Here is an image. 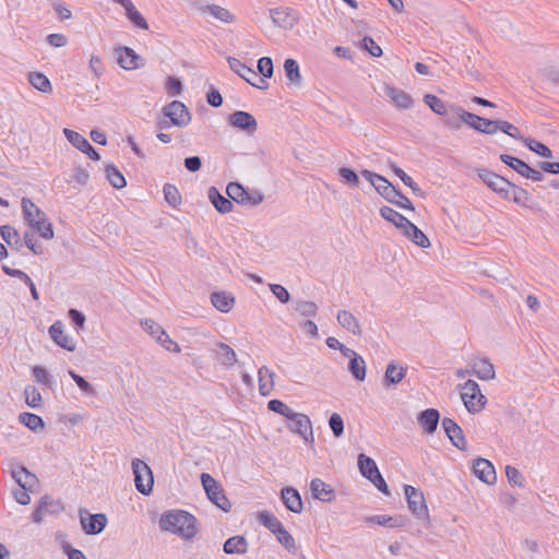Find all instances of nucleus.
Returning <instances> with one entry per match:
<instances>
[{
    "mask_svg": "<svg viewBox=\"0 0 559 559\" xmlns=\"http://www.w3.org/2000/svg\"><path fill=\"white\" fill-rule=\"evenodd\" d=\"M12 477L21 488L26 490H34L38 484L36 475L24 466L14 467L12 469Z\"/></svg>",
    "mask_w": 559,
    "mask_h": 559,
    "instance_id": "412c9836",
    "label": "nucleus"
},
{
    "mask_svg": "<svg viewBox=\"0 0 559 559\" xmlns=\"http://www.w3.org/2000/svg\"><path fill=\"white\" fill-rule=\"evenodd\" d=\"M362 47L372 56L380 57L382 55L381 47L369 36L362 38Z\"/></svg>",
    "mask_w": 559,
    "mask_h": 559,
    "instance_id": "0e129e2a",
    "label": "nucleus"
},
{
    "mask_svg": "<svg viewBox=\"0 0 559 559\" xmlns=\"http://www.w3.org/2000/svg\"><path fill=\"white\" fill-rule=\"evenodd\" d=\"M260 394L266 396L274 386V372L267 367H261L258 371Z\"/></svg>",
    "mask_w": 559,
    "mask_h": 559,
    "instance_id": "2f4dec72",
    "label": "nucleus"
},
{
    "mask_svg": "<svg viewBox=\"0 0 559 559\" xmlns=\"http://www.w3.org/2000/svg\"><path fill=\"white\" fill-rule=\"evenodd\" d=\"M126 15L136 27L141 29H148V24L143 15L138 11L134 4L131 2L127 8H124Z\"/></svg>",
    "mask_w": 559,
    "mask_h": 559,
    "instance_id": "49530a36",
    "label": "nucleus"
},
{
    "mask_svg": "<svg viewBox=\"0 0 559 559\" xmlns=\"http://www.w3.org/2000/svg\"><path fill=\"white\" fill-rule=\"evenodd\" d=\"M166 202L171 206H177L181 203V195L178 189L170 183H166L163 188Z\"/></svg>",
    "mask_w": 559,
    "mask_h": 559,
    "instance_id": "6e6d98bb",
    "label": "nucleus"
},
{
    "mask_svg": "<svg viewBox=\"0 0 559 559\" xmlns=\"http://www.w3.org/2000/svg\"><path fill=\"white\" fill-rule=\"evenodd\" d=\"M403 235L420 248L430 247L428 237L411 221L401 229Z\"/></svg>",
    "mask_w": 559,
    "mask_h": 559,
    "instance_id": "bb28decb",
    "label": "nucleus"
},
{
    "mask_svg": "<svg viewBox=\"0 0 559 559\" xmlns=\"http://www.w3.org/2000/svg\"><path fill=\"white\" fill-rule=\"evenodd\" d=\"M329 426L335 438H340L344 432V421L340 414L333 413L329 419Z\"/></svg>",
    "mask_w": 559,
    "mask_h": 559,
    "instance_id": "052dcab7",
    "label": "nucleus"
},
{
    "mask_svg": "<svg viewBox=\"0 0 559 559\" xmlns=\"http://www.w3.org/2000/svg\"><path fill=\"white\" fill-rule=\"evenodd\" d=\"M248 544L245 537L234 536L228 538L224 544V551L228 555H242L247 551Z\"/></svg>",
    "mask_w": 559,
    "mask_h": 559,
    "instance_id": "f704fd0d",
    "label": "nucleus"
},
{
    "mask_svg": "<svg viewBox=\"0 0 559 559\" xmlns=\"http://www.w3.org/2000/svg\"><path fill=\"white\" fill-rule=\"evenodd\" d=\"M337 323L355 336H360L362 331L358 319L347 310H340L336 314Z\"/></svg>",
    "mask_w": 559,
    "mask_h": 559,
    "instance_id": "5701e85b",
    "label": "nucleus"
},
{
    "mask_svg": "<svg viewBox=\"0 0 559 559\" xmlns=\"http://www.w3.org/2000/svg\"><path fill=\"white\" fill-rule=\"evenodd\" d=\"M29 84L41 93H50L52 91L49 79L40 72H31L28 74Z\"/></svg>",
    "mask_w": 559,
    "mask_h": 559,
    "instance_id": "58836bf2",
    "label": "nucleus"
},
{
    "mask_svg": "<svg viewBox=\"0 0 559 559\" xmlns=\"http://www.w3.org/2000/svg\"><path fill=\"white\" fill-rule=\"evenodd\" d=\"M404 492L407 499L408 508L412 513L420 520L429 521V512L424 498V493L411 486L406 485L404 487Z\"/></svg>",
    "mask_w": 559,
    "mask_h": 559,
    "instance_id": "1a4fd4ad",
    "label": "nucleus"
},
{
    "mask_svg": "<svg viewBox=\"0 0 559 559\" xmlns=\"http://www.w3.org/2000/svg\"><path fill=\"white\" fill-rule=\"evenodd\" d=\"M0 235H1L2 239L9 246H12L13 242L15 245H21V239H20L19 233L16 231L15 228H13V227H11L9 225L2 226L0 228Z\"/></svg>",
    "mask_w": 559,
    "mask_h": 559,
    "instance_id": "13d9d810",
    "label": "nucleus"
},
{
    "mask_svg": "<svg viewBox=\"0 0 559 559\" xmlns=\"http://www.w3.org/2000/svg\"><path fill=\"white\" fill-rule=\"evenodd\" d=\"M105 174L110 185L116 189H122L126 187L127 181L123 175L114 166L106 165Z\"/></svg>",
    "mask_w": 559,
    "mask_h": 559,
    "instance_id": "a19ab883",
    "label": "nucleus"
},
{
    "mask_svg": "<svg viewBox=\"0 0 559 559\" xmlns=\"http://www.w3.org/2000/svg\"><path fill=\"white\" fill-rule=\"evenodd\" d=\"M69 376L72 378V380L76 383V385L80 388L82 392H84L87 395L94 394L93 386L82 376L78 374L73 370H69Z\"/></svg>",
    "mask_w": 559,
    "mask_h": 559,
    "instance_id": "680f3d73",
    "label": "nucleus"
},
{
    "mask_svg": "<svg viewBox=\"0 0 559 559\" xmlns=\"http://www.w3.org/2000/svg\"><path fill=\"white\" fill-rule=\"evenodd\" d=\"M267 407L270 411L282 415V416L286 417L287 419H289L293 416V414L295 413V411H293L288 405H286L285 403H283L280 400H271L267 403Z\"/></svg>",
    "mask_w": 559,
    "mask_h": 559,
    "instance_id": "4d7b16f0",
    "label": "nucleus"
},
{
    "mask_svg": "<svg viewBox=\"0 0 559 559\" xmlns=\"http://www.w3.org/2000/svg\"><path fill=\"white\" fill-rule=\"evenodd\" d=\"M500 159L502 163L511 167L513 170H515L518 174L523 176L525 178V174L527 173L530 166L522 159L513 157L508 154L500 155Z\"/></svg>",
    "mask_w": 559,
    "mask_h": 559,
    "instance_id": "37998d69",
    "label": "nucleus"
},
{
    "mask_svg": "<svg viewBox=\"0 0 559 559\" xmlns=\"http://www.w3.org/2000/svg\"><path fill=\"white\" fill-rule=\"evenodd\" d=\"M117 61L124 70H135L141 67L140 56L129 47H121L116 50Z\"/></svg>",
    "mask_w": 559,
    "mask_h": 559,
    "instance_id": "aec40b11",
    "label": "nucleus"
},
{
    "mask_svg": "<svg viewBox=\"0 0 559 559\" xmlns=\"http://www.w3.org/2000/svg\"><path fill=\"white\" fill-rule=\"evenodd\" d=\"M310 490L314 499L329 502L334 498L333 489L319 478H314L310 483Z\"/></svg>",
    "mask_w": 559,
    "mask_h": 559,
    "instance_id": "c756f323",
    "label": "nucleus"
},
{
    "mask_svg": "<svg viewBox=\"0 0 559 559\" xmlns=\"http://www.w3.org/2000/svg\"><path fill=\"white\" fill-rule=\"evenodd\" d=\"M213 352L216 360L225 369H230L238 360L235 350L225 343H217Z\"/></svg>",
    "mask_w": 559,
    "mask_h": 559,
    "instance_id": "4be33fe9",
    "label": "nucleus"
},
{
    "mask_svg": "<svg viewBox=\"0 0 559 559\" xmlns=\"http://www.w3.org/2000/svg\"><path fill=\"white\" fill-rule=\"evenodd\" d=\"M19 420L32 431H37L38 429L44 428L45 425L40 416L27 412L21 413L19 415Z\"/></svg>",
    "mask_w": 559,
    "mask_h": 559,
    "instance_id": "ea45409f",
    "label": "nucleus"
},
{
    "mask_svg": "<svg viewBox=\"0 0 559 559\" xmlns=\"http://www.w3.org/2000/svg\"><path fill=\"white\" fill-rule=\"evenodd\" d=\"M166 90L170 96L180 95L182 92V83L179 79L169 76L166 82Z\"/></svg>",
    "mask_w": 559,
    "mask_h": 559,
    "instance_id": "338daca9",
    "label": "nucleus"
},
{
    "mask_svg": "<svg viewBox=\"0 0 559 559\" xmlns=\"http://www.w3.org/2000/svg\"><path fill=\"white\" fill-rule=\"evenodd\" d=\"M281 498L284 506L294 513H300L302 511V500L297 489L293 487H286L282 489Z\"/></svg>",
    "mask_w": 559,
    "mask_h": 559,
    "instance_id": "b1692460",
    "label": "nucleus"
},
{
    "mask_svg": "<svg viewBox=\"0 0 559 559\" xmlns=\"http://www.w3.org/2000/svg\"><path fill=\"white\" fill-rule=\"evenodd\" d=\"M461 399L466 409L472 414L479 413L487 403L478 383L471 379L461 385Z\"/></svg>",
    "mask_w": 559,
    "mask_h": 559,
    "instance_id": "7ed1b4c3",
    "label": "nucleus"
},
{
    "mask_svg": "<svg viewBox=\"0 0 559 559\" xmlns=\"http://www.w3.org/2000/svg\"><path fill=\"white\" fill-rule=\"evenodd\" d=\"M258 520L274 535L283 527L282 522L267 510L259 512Z\"/></svg>",
    "mask_w": 559,
    "mask_h": 559,
    "instance_id": "e433bc0d",
    "label": "nucleus"
},
{
    "mask_svg": "<svg viewBox=\"0 0 559 559\" xmlns=\"http://www.w3.org/2000/svg\"><path fill=\"white\" fill-rule=\"evenodd\" d=\"M212 305L221 312H228L231 310L235 299L226 292H217L211 295Z\"/></svg>",
    "mask_w": 559,
    "mask_h": 559,
    "instance_id": "473e14b6",
    "label": "nucleus"
},
{
    "mask_svg": "<svg viewBox=\"0 0 559 559\" xmlns=\"http://www.w3.org/2000/svg\"><path fill=\"white\" fill-rule=\"evenodd\" d=\"M226 193L230 201H235L240 204H248L249 193L238 182H230L226 187Z\"/></svg>",
    "mask_w": 559,
    "mask_h": 559,
    "instance_id": "4c0bfd02",
    "label": "nucleus"
},
{
    "mask_svg": "<svg viewBox=\"0 0 559 559\" xmlns=\"http://www.w3.org/2000/svg\"><path fill=\"white\" fill-rule=\"evenodd\" d=\"M439 419H440V414L435 408L425 409L418 415L419 425L429 435L433 433L437 430Z\"/></svg>",
    "mask_w": 559,
    "mask_h": 559,
    "instance_id": "cd10ccee",
    "label": "nucleus"
},
{
    "mask_svg": "<svg viewBox=\"0 0 559 559\" xmlns=\"http://www.w3.org/2000/svg\"><path fill=\"white\" fill-rule=\"evenodd\" d=\"M140 324L155 341L160 338L166 332L158 323L152 319H143L140 321Z\"/></svg>",
    "mask_w": 559,
    "mask_h": 559,
    "instance_id": "864d4df0",
    "label": "nucleus"
},
{
    "mask_svg": "<svg viewBox=\"0 0 559 559\" xmlns=\"http://www.w3.org/2000/svg\"><path fill=\"white\" fill-rule=\"evenodd\" d=\"M165 117L170 119L169 122L164 121L159 123L160 129L175 126L178 128L187 127L191 121V115L186 105L179 100H173L170 104L163 108Z\"/></svg>",
    "mask_w": 559,
    "mask_h": 559,
    "instance_id": "20e7f679",
    "label": "nucleus"
},
{
    "mask_svg": "<svg viewBox=\"0 0 559 559\" xmlns=\"http://www.w3.org/2000/svg\"><path fill=\"white\" fill-rule=\"evenodd\" d=\"M294 308L304 317H314L318 310V307L313 301L301 299L295 301Z\"/></svg>",
    "mask_w": 559,
    "mask_h": 559,
    "instance_id": "5fc2aeb1",
    "label": "nucleus"
},
{
    "mask_svg": "<svg viewBox=\"0 0 559 559\" xmlns=\"http://www.w3.org/2000/svg\"><path fill=\"white\" fill-rule=\"evenodd\" d=\"M25 403L32 408H40L43 406V396L38 389L33 385H27L24 389Z\"/></svg>",
    "mask_w": 559,
    "mask_h": 559,
    "instance_id": "c03bdc74",
    "label": "nucleus"
},
{
    "mask_svg": "<svg viewBox=\"0 0 559 559\" xmlns=\"http://www.w3.org/2000/svg\"><path fill=\"white\" fill-rule=\"evenodd\" d=\"M348 370L357 381H364L366 378V362L364 358L358 355L349 360Z\"/></svg>",
    "mask_w": 559,
    "mask_h": 559,
    "instance_id": "79ce46f5",
    "label": "nucleus"
},
{
    "mask_svg": "<svg viewBox=\"0 0 559 559\" xmlns=\"http://www.w3.org/2000/svg\"><path fill=\"white\" fill-rule=\"evenodd\" d=\"M523 143L525 144V146L536 153L537 155L542 156V157H545V158H551L552 157V152L551 150L546 146L545 144L536 141V140H533V139H524L523 140Z\"/></svg>",
    "mask_w": 559,
    "mask_h": 559,
    "instance_id": "8fccbe9b",
    "label": "nucleus"
},
{
    "mask_svg": "<svg viewBox=\"0 0 559 559\" xmlns=\"http://www.w3.org/2000/svg\"><path fill=\"white\" fill-rule=\"evenodd\" d=\"M270 289L273 295L282 302L286 304L289 301L290 295L288 290L280 284H270Z\"/></svg>",
    "mask_w": 559,
    "mask_h": 559,
    "instance_id": "69168bd1",
    "label": "nucleus"
},
{
    "mask_svg": "<svg viewBox=\"0 0 559 559\" xmlns=\"http://www.w3.org/2000/svg\"><path fill=\"white\" fill-rule=\"evenodd\" d=\"M32 373L38 383L44 385L50 384V376L44 367L35 366L32 370Z\"/></svg>",
    "mask_w": 559,
    "mask_h": 559,
    "instance_id": "774afa93",
    "label": "nucleus"
},
{
    "mask_svg": "<svg viewBox=\"0 0 559 559\" xmlns=\"http://www.w3.org/2000/svg\"><path fill=\"white\" fill-rule=\"evenodd\" d=\"M199 12L201 14H209L215 20L225 24H231L236 22L235 14H233L228 9L218 4H202L199 7Z\"/></svg>",
    "mask_w": 559,
    "mask_h": 559,
    "instance_id": "6ab92c4d",
    "label": "nucleus"
},
{
    "mask_svg": "<svg viewBox=\"0 0 559 559\" xmlns=\"http://www.w3.org/2000/svg\"><path fill=\"white\" fill-rule=\"evenodd\" d=\"M229 68L237 73L240 78H242L246 82L251 84L252 86L264 90L267 87L266 81L252 68L246 66L238 59L234 57H229L227 59Z\"/></svg>",
    "mask_w": 559,
    "mask_h": 559,
    "instance_id": "6e6552de",
    "label": "nucleus"
},
{
    "mask_svg": "<svg viewBox=\"0 0 559 559\" xmlns=\"http://www.w3.org/2000/svg\"><path fill=\"white\" fill-rule=\"evenodd\" d=\"M159 528L180 536L183 539H192L198 534L197 519L183 510H170L164 512L158 521Z\"/></svg>",
    "mask_w": 559,
    "mask_h": 559,
    "instance_id": "f257e3e1",
    "label": "nucleus"
},
{
    "mask_svg": "<svg viewBox=\"0 0 559 559\" xmlns=\"http://www.w3.org/2000/svg\"><path fill=\"white\" fill-rule=\"evenodd\" d=\"M63 134L67 140L81 152L86 151L90 145V142L76 131L64 128Z\"/></svg>",
    "mask_w": 559,
    "mask_h": 559,
    "instance_id": "a18cd8bd",
    "label": "nucleus"
},
{
    "mask_svg": "<svg viewBox=\"0 0 559 559\" xmlns=\"http://www.w3.org/2000/svg\"><path fill=\"white\" fill-rule=\"evenodd\" d=\"M132 469L136 490L143 495H148L154 484L151 468L142 460L134 459L132 461Z\"/></svg>",
    "mask_w": 559,
    "mask_h": 559,
    "instance_id": "0eeeda50",
    "label": "nucleus"
},
{
    "mask_svg": "<svg viewBox=\"0 0 559 559\" xmlns=\"http://www.w3.org/2000/svg\"><path fill=\"white\" fill-rule=\"evenodd\" d=\"M361 176L368 180L378 191V193L381 194L388 202L394 201V197L397 195V190L383 176L367 169L361 171Z\"/></svg>",
    "mask_w": 559,
    "mask_h": 559,
    "instance_id": "9b49d317",
    "label": "nucleus"
},
{
    "mask_svg": "<svg viewBox=\"0 0 559 559\" xmlns=\"http://www.w3.org/2000/svg\"><path fill=\"white\" fill-rule=\"evenodd\" d=\"M258 70L262 78H271L273 74V62L269 57H262L258 60Z\"/></svg>",
    "mask_w": 559,
    "mask_h": 559,
    "instance_id": "e2e57ef3",
    "label": "nucleus"
},
{
    "mask_svg": "<svg viewBox=\"0 0 559 559\" xmlns=\"http://www.w3.org/2000/svg\"><path fill=\"white\" fill-rule=\"evenodd\" d=\"M495 126V133H497V131L500 130L501 132L508 134L509 136L523 142L524 138L522 136L520 130L514 124L506 120H496Z\"/></svg>",
    "mask_w": 559,
    "mask_h": 559,
    "instance_id": "09e8293b",
    "label": "nucleus"
},
{
    "mask_svg": "<svg viewBox=\"0 0 559 559\" xmlns=\"http://www.w3.org/2000/svg\"><path fill=\"white\" fill-rule=\"evenodd\" d=\"M207 198L216 209L217 212L222 214H227L233 210V203L229 198H225L219 193V191L215 187H211L207 190Z\"/></svg>",
    "mask_w": 559,
    "mask_h": 559,
    "instance_id": "c85d7f7f",
    "label": "nucleus"
},
{
    "mask_svg": "<svg viewBox=\"0 0 559 559\" xmlns=\"http://www.w3.org/2000/svg\"><path fill=\"white\" fill-rule=\"evenodd\" d=\"M23 215L27 224L36 229L44 239L53 238L51 224L47 221L46 214L35 205L28 198L22 199Z\"/></svg>",
    "mask_w": 559,
    "mask_h": 559,
    "instance_id": "f03ea898",
    "label": "nucleus"
},
{
    "mask_svg": "<svg viewBox=\"0 0 559 559\" xmlns=\"http://www.w3.org/2000/svg\"><path fill=\"white\" fill-rule=\"evenodd\" d=\"M380 215L388 222L392 223L400 230L405 227L409 222L405 216L396 212L390 206H382L380 209Z\"/></svg>",
    "mask_w": 559,
    "mask_h": 559,
    "instance_id": "c9c22d12",
    "label": "nucleus"
},
{
    "mask_svg": "<svg viewBox=\"0 0 559 559\" xmlns=\"http://www.w3.org/2000/svg\"><path fill=\"white\" fill-rule=\"evenodd\" d=\"M50 337L60 347L73 352L75 349L74 340L64 332V325L61 321L52 323L48 330Z\"/></svg>",
    "mask_w": 559,
    "mask_h": 559,
    "instance_id": "2eb2a0df",
    "label": "nucleus"
},
{
    "mask_svg": "<svg viewBox=\"0 0 559 559\" xmlns=\"http://www.w3.org/2000/svg\"><path fill=\"white\" fill-rule=\"evenodd\" d=\"M473 472L479 480L488 485L496 483L497 476L495 467L491 462L486 459H477L473 464Z\"/></svg>",
    "mask_w": 559,
    "mask_h": 559,
    "instance_id": "a211bd4d",
    "label": "nucleus"
},
{
    "mask_svg": "<svg viewBox=\"0 0 559 559\" xmlns=\"http://www.w3.org/2000/svg\"><path fill=\"white\" fill-rule=\"evenodd\" d=\"M201 483L207 498L221 510L228 512L231 504L224 493L221 485L207 473L201 474Z\"/></svg>",
    "mask_w": 559,
    "mask_h": 559,
    "instance_id": "39448f33",
    "label": "nucleus"
},
{
    "mask_svg": "<svg viewBox=\"0 0 559 559\" xmlns=\"http://www.w3.org/2000/svg\"><path fill=\"white\" fill-rule=\"evenodd\" d=\"M289 420L292 421V425L289 426L292 431L298 433L306 443L313 442L312 424L307 415L295 412Z\"/></svg>",
    "mask_w": 559,
    "mask_h": 559,
    "instance_id": "f8f14e48",
    "label": "nucleus"
},
{
    "mask_svg": "<svg viewBox=\"0 0 559 559\" xmlns=\"http://www.w3.org/2000/svg\"><path fill=\"white\" fill-rule=\"evenodd\" d=\"M478 176L484 183H486L492 191L499 193L502 198H510V191L521 192V188L490 170L479 169Z\"/></svg>",
    "mask_w": 559,
    "mask_h": 559,
    "instance_id": "423d86ee",
    "label": "nucleus"
},
{
    "mask_svg": "<svg viewBox=\"0 0 559 559\" xmlns=\"http://www.w3.org/2000/svg\"><path fill=\"white\" fill-rule=\"evenodd\" d=\"M405 374L406 370L403 366L392 361L386 366L383 384L385 386H394L404 379Z\"/></svg>",
    "mask_w": 559,
    "mask_h": 559,
    "instance_id": "7c9ffc66",
    "label": "nucleus"
},
{
    "mask_svg": "<svg viewBox=\"0 0 559 559\" xmlns=\"http://www.w3.org/2000/svg\"><path fill=\"white\" fill-rule=\"evenodd\" d=\"M358 467L361 475L369 480L380 473L376 462L366 454L358 455Z\"/></svg>",
    "mask_w": 559,
    "mask_h": 559,
    "instance_id": "72a5a7b5",
    "label": "nucleus"
},
{
    "mask_svg": "<svg viewBox=\"0 0 559 559\" xmlns=\"http://www.w3.org/2000/svg\"><path fill=\"white\" fill-rule=\"evenodd\" d=\"M472 373L480 380H492L496 377L493 365L485 358L475 359L472 362Z\"/></svg>",
    "mask_w": 559,
    "mask_h": 559,
    "instance_id": "393cba45",
    "label": "nucleus"
},
{
    "mask_svg": "<svg viewBox=\"0 0 559 559\" xmlns=\"http://www.w3.org/2000/svg\"><path fill=\"white\" fill-rule=\"evenodd\" d=\"M442 427L444 429L445 435L448 436V438L455 448L460 450L466 449V441L463 435V430L453 419L443 418Z\"/></svg>",
    "mask_w": 559,
    "mask_h": 559,
    "instance_id": "f3484780",
    "label": "nucleus"
},
{
    "mask_svg": "<svg viewBox=\"0 0 559 559\" xmlns=\"http://www.w3.org/2000/svg\"><path fill=\"white\" fill-rule=\"evenodd\" d=\"M425 104L437 115L443 116L447 114V107L444 102L432 94H426L424 96Z\"/></svg>",
    "mask_w": 559,
    "mask_h": 559,
    "instance_id": "3c124183",
    "label": "nucleus"
},
{
    "mask_svg": "<svg viewBox=\"0 0 559 559\" xmlns=\"http://www.w3.org/2000/svg\"><path fill=\"white\" fill-rule=\"evenodd\" d=\"M506 475H507L508 481L511 486H514V487H523L524 486V477L518 468H515L511 465H508L506 467Z\"/></svg>",
    "mask_w": 559,
    "mask_h": 559,
    "instance_id": "bf43d9fd",
    "label": "nucleus"
},
{
    "mask_svg": "<svg viewBox=\"0 0 559 559\" xmlns=\"http://www.w3.org/2000/svg\"><path fill=\"white\" fill-rule=\"evenodd\" d=\"M277 542L289 552L296 554L297 547L294 537L283 526L276 534Z\"/></svg>",
    "mask_w": 559,
    "mask_h": 559,
    "instance_id": "de8ad7c7",
    "label": "nucleus"
},
{
    "mask_svg": "<svg viewBox=\"0 0 559 559\" xmlns=\"http://www.w3.org/2000/svg\"><path fill=\"white\" fill-rule=\"evenodd\" d=\"M80 522L85 534L96 535L102 533L107 525V518L103 513L86 514L81 513Z\"/></svg>",
    "mask_w": 559,
    "mask_h": 559,
    "instance_id": "4468645a",
    "label": "nucleus"
},
{
    "mask_svg": "<svg viewBox=\"0 0 559 559\" xmlns=\"http://www.w3.org/2000/svg\"><path fill=\"white\" fill-rule=\"evenodd\" d=\"M455 112L463 123L467 124L469 128L484 134H495L496 120L483 118L462 108H456Z\"/></svg>",
    "mask_w": 559,
    "mask_h": 559,
    "instance_id": "9d476101",
    "label": "nucleus"
},
{
    "mask_svg": "<svg viewBox=\"0 0 559 559\" xmlns=\"http://www.w3.org/2000/svg\"><path fill=\"white\" fill-rule=\"evenodd\" d=\"M270 16L274 25L284 29L293 28L298 19L297 14L288 8L271 9Z\"/></svg>",
    "mask_w": 559,
    "mask_h": 559,
    "instance_id": "dca6fc26",
    "label": "nucleus"
},
{
    "mask_svg": "<svg viewBox=\"0 0 559 559\" xmlns=\"http://www.w3.org/2000/svg\"><path fill=\"white\" fill-rule=\"evenodd\" d=\"M284 71L286 78L295 84H298L301 81V75L299 72V66L294 59H286L284 62Z\"/></svg>",
    "mask_w": 559,
    "mask_h": 559,
    "instance_id": "603ef678",
    "label": "nucleus"
},
{
    "mask_svg": "<svg viewBox=\"0 0 559 559\" xmlns=\"http://www.w3.org/2000/svg\"><path fill=\"white\" fill-rule=\"evenodd\" d=\"M384 94L400 109H407L413 104V99H412L411 95L402 90L396 88V87L386 85L384 87Z\"/></svg>",
    "mask_w": 559,
    "mask_h": 559,
    "instance_id": "a878e982",
    "label": "nucleus"
},
{
    "mask_svg": "<svg viewBox=\"0 0 559 559\" xmlns=\"http://www.w3.org/2000/svg\"><path fill=\"white\" fill-rule=\"evenodd\" d=\"M227 120L229 126L247 132L248 134L254 133L258 128L255 118L247 111L237 110L230 114Z\"/></svg>",
    "mask_w": 559,
    "mask_h": 559,
    "instance_id": "ddd939ff",
    "label": "nucleus"
}]
</instances>
